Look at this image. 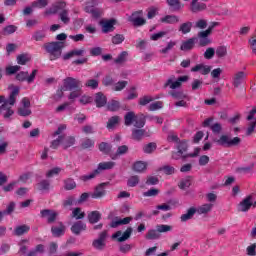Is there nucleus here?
Here are the masks:
<instances>
[{
    "label": "nucleus",
    "mask_w": 256,
    "mask_h": 256,
    "mask_svg": "<svg viewBox=\"0 0 256 256\" xmlns=\"http://www.w3.org/2000/svg\"><path fill=\"white\" fill-rule=\"evenodd\" d=\"M8 89L11 91L9 98L5 104H2L0 106V111L4 119H9L15 113V111H13L11 107H13L15 103H17V95H19V92L21 91V88L19 86H15L13 84L9 85Z\"/></svg>",
    "instance_id": "obj_1"
},
{
    "label": "nucleus",
    "mask_w": 256,
    "mask_h": 256,
    "mask_svg": "<svg viewBox=\"0 0 256 256\" xmlns=\"http://www.w3.org/2000/svg\"><path fill=\"white\" fill-rule=\"evenodd\" d=\"M63 47H65L63 42H48L43 45V48L49 54L50 61H57L61 58Z\"/></svg>",
    "instance_id": "obj_2"
},
{
    "label": "nucleus",
    "mask_w": 256,
    "mask_h": 256,
    "mask_svg": "<svg viewBox=\"0 0 256 256\" xmlns=\"http://www.w3.org/2000/svg\"><path fill=\"white\" fill-rule=\"evenodd\" d=\"M124 123L127 127L134 125V127L141 129L145 127V115L130 111L124 116Z\"/></svg>",
    "instance_id": "obj_3"
},
{
    "label": "nucleus",
    "mask_w": 256,
    "mask_h": 256,
    "mask_svg": "<svg viewBox=\"0 0 256 256\" xmlns=\"http://www.w3.org/2000/svg\"><path fill=\"white\" fill-rule=\"evenodd\" d=\"M115 167V162L109 161V162H101L98 164V167L96 170H94L92 173L83 175L80 177L81 181H89L91 179H95L101 171H108L109 169H113Z\"/></svg>",
    "instance_id": "obj_4"
},
{
    "label": "nucleus",
    "mask_w": 256,
    "mask_h": 256,
    "mask_svg": "<svg viewBox=\"0 0 256 256\" xmlns=\"http://www.w3.org/2000/svg\"><path fill=\"white\" fill-rule=\"evenodd\" d=\"M186 81H189V76H180L175 77V75H171L166 82L164 83L165 89H172V91H175V89H179L183 83H186Z\"/></svg>",
    "instance_id": "obj_5"
},
{
    "label": "nucleus",
    "mask_w": 256,
    "mask_h": 256,
    "mask_svg": "<svg viewBox=\"0 0 256 256\" xmlns=\"http://www.w3.org/2000/svg\"><path fill=\"white\" fill-rule=\"evenodd\" d=\"M214 142L218 145H221L222 147H235L241 143V138H231V136L223 134L219 139H215Z\"/></svg>",
    "instance_id": "obj_6"
},
{
    "label": "nucleus",
    "mask_w": 256,
    "mask_h": 256,
    "mask_svg": "<svg viewBox=\"0 0 256 256\" xmlns=\"http://www.w3.org/2000/svg\"><path fill=\"white\" fill-rule=\"evenodd\" d=\"M31 113V100L27 97L22 98L17 109V114L20 117H29Z\"/></svg>",
    "instance_id": "obj_7"
},
{
    "label": "nucleus",
    "mask_w": 256,
    "mask_h": 256,
    "mask_svg": "<svg viewBox=\"0 0 256 256\" xmlns=\"http://www.w3.org/2000/svg\"><path fill=\"white\" fill-rule=\"evenodd\" d=\"M81 87V81L73 77H67L63 81L64 91H73V89H79Z\"/></svg>",
    "instance_id": "obj_8"
},
{
    "label": "nucleus",
    "mask_w": 256,
    "mask_h": 256,
    "mask_svg": "<svg viewBox=\"0 0 256 256\" xmlns=\"http://www.w3.org/2000/svg\"><path fill=\"white\" fill-rule=\"evenodd\" d=\"M65 7H67V3L65 1H57L45 11V15H57V13L65 11Z\"/></svg>",
    "instance_id": "obj_9"
},
{
    "label": "nucleus",
    "mask_w": 256,
    "mask_h": 256,
    "mask_svg": "<svg viewBox=\"0 0 256 256\" xmlns=\"http://www.w3.org/2000/svg\"><path fill=\"white\" fill-rule=\"evenodd\" d=\"M142 12H134L129 17L128 21L134 25V27H141L147 23V21L142 17Z\"/></svg>",
    "instance_id": "obj_10"
},
{
    "label": "nucleus",
    "mask_w": 256,
    "mask_h": 256,
    "mask_svg": "<svg viewBox=\"0 0 256 256\" xmlns=\"http://www.w3.org/2000/svg\"><path fill=\"white\" fill-rule=\"evenodd\" d=\"M131 233H133V228L128 227L126 231L123 233L122 231H117L112 235V239H117L118 243H123L131 237Z\"/></svg>",
    "instance_id": "obj_11"
},
{
    "label": "nucleus",
    "mask_w": 256,
    "mask_h": 256,
    "mask_svg": "<svg viewBox=\"0 0 256 256\" xmlns=\"http://www.w3.org/2000/svg\"><path fill=\"white\" fill-rule=\"evenodd\" d=\"M251 207H253V196H247L238 204V211L247 213Z\"/></svg>",
    "instance_id": "obj_12"
},
{
    "label": "nucleus",
    "mask_w": 256,
    "mask_h": 256,
    "mask_svg": "<svg viewBox=\"0 0 256 256\" xmlns=\"http://www.w3.org/2000/svg\"><path fill=\"white\" fill-rule=\"evenodd\" d=\"M207 0H192L190 5V10L192 13H199V11H205L207 9V5L203 2Z\"/></svg>",
    "instance_id": "obj_13"
},
{
    "label": "nucleus",
    "mask_w": 256,
    "mask_h": 256,
    "mask_svg": "<svg viewBox=\"0 0 256 256\" xmlns=\"http://www.w3.org/2000/svg\"><path fill=\"white\" fill-rule=\"evenodd\" d=\"M85 55V49H74L63 54L62 59L63 61H69V59H73V57H83Z\"/></svg>",
    "instance_id": "obj_14"
},
{
    "label": "nucleus",
    "mask_w": 256,
    "mask_h": 256,
    "mask_svg": "<svg viewBox=\"0 0 256 256\" xmlns=\"http://www.w3.org/2000/svg\"><path fill=\"white\" fill-rule=\"evenodd\" d=\"M211 69L212 67L209 65H205V64H197L196 66H194L191 71L193 73H201V75H209V73H211Z\"/></svg>",
    "instance_id": "obj_15"
},
{
    "label": "nucleus",
    "mask_w": 256,
    "mask_h": 256,
    "mask_svg": "<svg viewBox=\"0 0 256 256\" xmlns=\"http://www.w3.org/2000/svg\"><path fill=\"white\" fill-rule=\"evenodd\" d=\"M211 211H213V204L211 203L202 204L195 208V213L198 215H207L211 213Z\"/></svg>",
    "instance_id": "obj_16"
},
{
    "label": "nucleus",
    "mask_w": 256,
    "mask_h": 256,
    "mask_svg": "<svg viewBox=\"0 0 256 256\" xmlns=\"http://www.w3.org/2000/svg\"><path fill=\"white\" fill-rule=\"evenodd\" d=\"M131 221H133L132 217H126L124 219L115 218L110 223V227H112V229H115V228L119 227L120 225H129V223H131Z\"/></svg>",
    "instance_id": "obj_17"
},
{
    "label": "nucleus",
    "mask_w": 256,
    "mask_h": 256,
    "mask_svg": "<svg viewBox=\"0 0 256 256\" xmlns=\"http://www.w3.org/2000/svg\"><path fill=\"white\" fill-rule=\"evenodd\" d=\"M87 229V224H85L82 221H78L76 223H74L71 227V231L72 233H74V235H80L82 231H85Z\"/></svg>",
    "instance_id": "obj_18"
},
{
    "label": "nucleus",
    "mask_w": 256,
    "mask_h": 256,
    "mask_svg": "<svg viewBox=\"0 0 256 256\" xmlns=\"http://www.w3.org/2000/svg\"><path fill=\"white\" fill-rule=\"evenodd\" d=\"M160 23H165L166 25H175L179 23V16L177 15H166L160 18Z\"/></svg>",
    "instance_id": "obj_19"
},
{
    "label": "nucleus",
    "mask_w": 256,
    "mask_h": 256,
    "mask_svg": "<svg viewBox=\"0 0 256 256\" xmlns=\"http://www.w3.org/2000/svg\"><path fill=\"white\" fill-rule=\"evenodd\" d=\"M245 77H247L245 75V72L240 71L237 72L236 74H234L233 77V85L234 87H239L240 85H243V83H245Z\"/></svg>",
    "instance_id": "obj_20"
},
{
    "label": "nucleus",
    "mask_w": 256,
    "mask_h": 256,
    "mask_svg": "<svg viewBox=\"0 0 256 256\" xmlns=\"http://www.w3.org/2000/svg\"><path fill=\"white\" fill-rule=\"evenodd\" d=\"M38 191H42V193H49L53 186H51V181L49 180H42L37 184Z\"/></svg>",
    "instance_id": "obj_21"
},
{
    "label": "nucleus",
    "mask_w": 256,
    "mask_h": 256,
    "mask_svg": "<svg viewBox=\"0 0 256 256\" xmlns=\"http://www.w3.org/2000/svg\"><path fill=\"white\" fill-rule=\"evenodd\" d=\"M90 196L92 199H101V197H105V184L98 185Z\"/></svg>",
    "instance_id": "obj_22"
},
{
    "label": "nucleus",
    "mask_w": 256,
    "mask_h": 256,
    "mask_svg": "<svg viewBox=\"0 0 256 256\" xmlns=\"http://www.w3.org/2000/svg\"><path fill=\"white\" fill-rule=\"evenodd\" d=\"M41 215H42V217L47 219L48 223H53L55 221V219H57V214L55 211L42 210Z\"/></svg>",
    "instance_id": "obj_23"
},
{
    "label": "nucleus",
    "mask_w": 256,
    "mask_h": 256,
    "mask_svg": "<svg viewBox=\"0 0 256 256\" xmlns=\"http://www.w3.org/2000/svg\"><path fill=\"white\" fill-rule=\"evenodd\" d=\"M51 231L54 237H61L62 235H65V226L63 223H59L57 226H53Z\"/></svg>",
    "instance_id": "obj_24"
},
{
    "label": "nucleus",
    "mask_w": 256,
    "mask_h": 256,
    "mask_svg": "<svg viewBox=\"0 0 256 256\" xmlns=\"http://www.w3.org/2000/svg\"><path fill=\"white\" fill-rule=\"evenodd\" d=\"M147 132L143 129H133L132 130V139H134V141H141V139H143V137H147Z\"/></svg>",
    "instance_id": "obj_25"
},
{
    "label": "nucleus",
    "mask_w": 256,
    "mask_h": 256,
    "mask_svg": "<svg viewBox=\"0 0 256 256\" xmlns=\"http://www.w3.org/2000/svg\"><path fill=\"white\" fill-rule=\"evenodd\" d=\"M167 3L171 9V11H181L183 7H185L182 3L181 0H167Z\"/></svg>",
    "instance_id": "obj_26"
},
{
    "label": "nucleus",
    "mask_w": 256,
    "mask_h": 256,
    "mask_svg": "<svg viewBox=\"0 0 256 256\" xmlns=\"http://www.w3.org/2000/svg\"><path fill=\"white\" fill-rule=\"evenodd\" d=\"M195 38H190L184 42H182L181 44V51H191V49H193V47H195Z\"/></svg>",
    "instance_id": "obj_27"
},
{
    "label": "nucleus",
    "mask_w": 256,
    "mask_h": 256,
    "mask_svg": "<svg viewBox=\"0 0 256 256\" xmlns=\"http://www.w3.org/2000/svg\"><path fill=\"white\" fill-rule=\"evenodd\" d=\"M101 25H102L103 33H109L111 31H113V29H114L113 27L115 25V20L111 19V20L101 22Z\"/></svg>",
    "instance_id": "obj_28"
},
{
    "label": "nucleus",
    "mask_w": 256,
    "mask_h": 256,
    "mask_svg": "<svg viewBox=\"0 0 256 256\" xmlns=\"http://www.w3.org/2000/svg\"><path fill=\"white\" fill-rule=\"evenodd\" d=\"M147 165V162L137 161L133 165V171L136 173H143L144 171H147Z\"/></svg>",
    "instance_id": "obj_29"
},
{
    "label": "nucleus",
    "mask_w": 256,
    "mask_h": 256,
    "mask_svg": "<svg viewBox=\"0 0 256 256\" xmlns=\"http://www.w3.org/2000/svg\"><path fill=\"white\" fill-rule=\"evenodd\" d=\"M96 107H105L107 105V97L103 93L99 92L95 96Z\"/></svg>",
    "instance_id": "obj_30"
},
{
    "label": "nucleus",
    "mask_w": 256,
    "mask_h": 256,
    "mask_svg": "<svg viewBox=\"0 0 256 256\" xmlns=\"http://www.w3.org/2000/svg\"><path fill=\"white\" fill-rule=\"evenodd\" d=\"M31 227H29L28 225H20L17 226L14 230V235H16L17 237H21V235H25V233H29Z\"/></svg>",
    "instance_id": "obj_31"
},
{
    "label": "nucleus",
    "mask_w": 256,
    "mask_h": 256,
    "mask_svg": "<svg viewBox=\"0 0 256 256\" xmlns=\"http://www.w3.org/2000/svg\"><path fill=\"white\" fill-rule=\"evenodd\" d=\"M59 19L64 23V25H69L71 23V17H69V10L65 9L59 12Z\"/></svg>",
    "instance_id": "obj_32"
},
{
    "label": "nucleus",
    "mask_w": 256,
    "mask_h": 256,
    "mask_svg": "<svg viewBox=\"0 0 256 256\" xmlns=\"http://www.w3.org/2000/svg\"><path fill=\"white\" fill-rule=\"evenodd\" d=\"M89 223H99L101 221V213L99 211H92L88 214Z\"/></svg>",
    "instance_id": "obj_33"
},
{
    "label": "nucleus",
    "mask_w": 256,
    "mask_h": 256,
    "mask_svg": "<svg viewBox=\"0 0 256 256\" xmlns=\"http://www.w3.org/2000/svg\"><path fill=\"white\" fill-rule=\"evenodd\" d=\"M73 145H75V137H73V136H68V137L63 136L62 146L64 147V149H69V147H73Z\"/></svg>",
    "instance_id": "obj_34"
},
{
    "label": "nucleus",
    "mask_w": 256,
    "mask_h": 256,
    "mask_svg": "<svg viewBox=\"0 0 256 256\" xmlns=\"http://www.w3.org/2000/svg\"><path fill=\"white\" fill-rule=\"evenodd\" d=\"M18 245H19L18 253H21V255H25V253H27V249L29 248V240L22 239L19 241Z\"/></svg>",
    "instance_id": "obj_35"
},
{
    "label": "nucleus",
    "mask_w": 256,
    "mask_h": 256,
    "mask_svg": "<svg viewBox=\"0 0 256 256\" xmlns=\"http://www.w3.org/2000/svg\"><path fill=\"white\" fill-rule=\"evenodd\" d=\"M31 61V55L29 54H20L17 56L18 65H27Z\"/></svg>",
    "instance_id": "obj_36"
},
{
    "label": "nucleus",
    "mask_w": 256,
    "mask_h": 256,
    "mask_svg": "<svg viewBox=\"0 0 256 256\" xmlns=\"http://www.w3.org/2000/svg\"><path fill=\"white\" fill-rule=\"evenodd\" d=\"M62 171H63V168H61V167H54V168H52V169H50V170H48L46 172V177L48 179H51L53 177H57V175H59V173H61Z\"/></svg>",
    "instance_id": "obj_37"
},
{
    "label": "nucleus",
    "mask_w": 256,
    "mask_h": 256,
    "mask_svg": "<svg viewBox=\"0 0 256 256\" xmlns=\"http://www.w3.org/2000/svg\"><path fill=\"white\" fill-rule=\"evenodd\" d=\"M45 37H47V32H45L44 30H37L32 35V39L34 41H43L45 39Z\"/></svg>",
    "instance_id": "obj_38"
},
{
    "label": "nucleus",
    "mask_w": 256,
    "mask_h": 256,
    "mask_svg": "<svg viewBox=\"0 0 256 256\" xmlns=\"http://www.w3.org/2000/svg\"><path fill=\"white\" fill-rule=\"evenodd\" d=\"M75 187H77V183H75V180L71 178H67L66 180H64V189L66 191H72V189H75Z\"/></svg>",
    "instance_id": "obj_39"
},
{
    "label": "nucleus",
    "mask_w": 256,
    "mask_h": 256,
    "mask_svg": "<svg viewBox=\"0 0 256 256\" xmlns=\"http://www.w3.org/2000/svg\"><path fill=\"white\" fill-rule=\"evenodd\" d=\"M193 27V23L191 22H186L180 25L179 31L183 33V35H187V33H191V29Z\"/></svg>",
    "instance_id": "obj_40"
},
{
    "label": "nucleus",
    "mask_w": 256,
    "mask_h": 256,
    "mask_svg": "<svg viewBox=\"0 0 256 256\" xmlns=\"http://www.w3.org/2000/svg\"><path fill=\"white\" fill-rule=\"evenodd\" d=\"M119 121H121L119 116H112L107 122V129H114V127L119 124Z\"/></svg>",
    "instance_id": "obj_41"
},
{
    "label": "nucleus",
    "mask_w": 256,
    "mask_h": 256,
    "mask_svg": "<svg viewBox=\"0 0 256 256\" xmlns=\"http://www.w3.org/2000/svg\"><path fill=\"white\" fill-rule=\"evenodd\" d=\"M175 45H177V41H169L166 44V47L160 50V53H162V55H167V53H169V51H171L175 47Z\"/></svg>",
    "instance_id": "obj_42"
},
{
    "label": "nucleus",
    "mask_w": 256,
    "mask_h": 256,
    "mask_svg": "<svg viewBox=\"0 0 256 256\" xmlns=\"http://www.w3.org/2000/svg\"><path fill=\"white\" fill-rule=\"evenodd\" d=\"M195 213V208H189L187 213L183 214L180 219L182 222L189 221V219L193 218V215H195Z\"/></svg>",
    "instance_id": "obj_43"
},
{
    "label": "nucleus",
    "mask_w": 256,
    "mask_h": 256,
    "mask_svg": "<svg viewBox=\"0 0 256 256\" xmlns=\"http://www.w3.org/2000/svg\"><path fill=\"white\" fill-rule=\"evenodd\" d=\"M94 146H95V141L90 138H85L81 143L82 149H91V147H94Z\"/></svg>",
    "instance_id": "obj_44"
},
{
    "label": "nucleus",
    "mask_w": 256,
    "mask_h": 256,
    "mask_svg": "<svg viewBox=\"0 0 256 256\" xmlns=\"http://www.w3.org/2000/svg\"><path fill=\"white\" fill-rule=\"evenodd\" d=\"M83 95V91H81V88H76V90H73L70 95L68 96V99L70 101H75V99L81 97Z\"/></svg>",
    "instance_id": "obj_45"
},
{
    "label": "nucleus",
    "mask_w": 256,
    "mask_h": 256,
    "mask_svg": "<svg viewBox=\"0 0 256 256\" xmlns=\"http://www.w3.org/2000/svg\"><path fill=\"white\" fill-rule=\"evenodd\" d=\"M160 232L156 230H149L148 233L146 234V239L149 240H155V239H159L161 237V234H159Z\"/></svg>",
    "instance_id": "obj_46"
},
{
    "label": "nucleus",
    "mask_w": 256,
    "mask_h": 256,
    "mask_svg": "<svg viewBox=\"0 0 256 256\" xmlns=\"http://www.w3.org/2000/svg\"><path fill=\"white\" fill-rule=\"evenodd\" d=\"M169 95H171V97H173V99H187V95H185V93H183V91L172 90L169 92Z\"/></svg>",
    "instance_id": "obj_47"
},
{
    "label": "nucleus",
    "mask_w": 256,
    "mask_h": 256,
    "mask_svg": "<svg viewBox=\"0 0 256 256\" xmlns=\"http://www.w3.org/2000/svg\"><path fill=\"white\" fill-rule=\"evenodd\" d=\"M158 233H169V231H173V226L160 224L156 226Z\"/></svg>",
    "instance_id": "obj_48"
},
{
    "label": "nucleus",
    "mask_w": 256,
    "mask_h": 256,
    "mask_svg": "<svg viewBox=\"0 0 256 256\" xmlns=\"http://www.w3.org/2000/svg\"><path fill=\"white\" fill-rule=\"evenodd\" d=\"M49 5V1L47 0H36L32 3V7L37 9H43L44 7H47Z\"/></svg>",
    "instance_id": "obj_49"
},
{
    "label": "nucleus",
    "mask_w": 256,
    "mask_h": 256,
    "mask_svg": "<svg viewBox=\"0 0 256 256\" xmlns=\"http://www.w3.org/2000/svg\"><path fill=\"white\" fill-rule=\"evenodd\" d=\"M154 99L155 98H153V96H142L139 99V105H141L142 107H145V105H149V103L154 101Z\"/></svg>",
    "instance_id": "obj_50"
},
{
    "label": "nucleus",
    "mask_w": 256,
    "mask_h": 256,
    "mask_svg": "<svg viewBox=\"0 0 256 256\" xmlns=\"http://www.w3.org/2000/svg\"><path fill=\"white\" fill-rule=\"evenodd\" d=\"M159 109H163V103L161 101L153 102L148 106V111H159Z\"/></svg>",
    "instance_id": "obj_51"
},
{
    "label": "nucleus",
    "mask_w": 256,
    "mask_h": 256,
    "mask_svg": "<svg viewBox=\"0 0 256 256\" xmlns=\"http://www.w3.org/2000/svg\"><path fill=\"white\" fill-rule=\"evenodd\" d=\"M108 111H119V108L121 107L119 104V101L112 100L107 105Z\"/></svg>",
    "instance_id": "obj_52"
},
{
    "label": "nucleus",
    "mask_w": 256,
    "mask_h": 256,
    "mask_svg": "<svg viewBox=\"0 0 256 256\" xmlns=\"http://www.w3.org/2000/svg\"><path fill=\"white\" fill-rule=\"evenodd\" d=\"M99 150L105 153V155H109V153H111V146L109 143L102 142L99 145Z\"/></svg>",
    "instance_id": "obj_53"
},
{
    "label": "nucleus",
    "mask_w": 256,
    "mask_h": 256,
    "mask_svg": "<svg viewBox=\"0 0 256 256\" xmlns=\"http://www.w3.org/2000/svg\"><path fill=\"white\" fill-rule=\"evenodd\" d=\"M155 149H157V144L154 142H150L143 147L144 153H148V154L153 153Z\"/></svg>",
    "instance_id": "obj_54"
},
{
    "label": "nucleus",
    "mask_w": 256,
    "mask_h": 256,
    "mask_svg": "<svg viewBox=\"0 0 256 256\" xmlns=\"http://www.w3.org/2000/svg\"><path fill=\"white\" fill-rule=\"evenodd\" d=\"M92 245L93 248L98 249V251H101L105 248V242L103 240H100L99 238L94 240Z\"/></svg>",
    "instance_id": "obj_55"
},
{
    "label": "nucleus",
    "mask_w": 256,
    "mask_h": 256,
    "mask_svg": "<svg viewBox=\"0 0 256 256\" xmlns=\"http://www.w3.org/2000/svg\"><path fill=\"white\" fill-rule=\"evenodd\" d=\"M179 187L181 189H189V187H191V178L187 177L182 179L179 183Z\"/></svg>",
    "instance_id": "obj_56"
},
{
    "label": "nucleus",
    "mask_w": 256,
    "mask_h": 256,
    "mask_svg": "<svg viewBox=\"0 0 256 256\" xmlns=\"http://www.w3.org/2000/svg\"><path fill=\"white\" fill-rule=\"evenodd\" d=\"M160 191L156 188H151L150 190L143 193L144 197H157L159 195Z\"/></svg>",
    "instance_id": "obj_57"
},
{
    "label": "nucleus",
    "mask_w": 256,
    "mask_h": 256,
    "mask_svg": "<svg viewBox=\"0 0 256 256\" xmlns=\"http://www.w3.org/2000/svg\"><path fill=\"white\" fill-rule=\"evenodd\" d=\"M160 171H163L165 175H173L175 173V167L166 165L160 168Z\"/></svg>",
    "instance_id": "obj_58"
},
{
    "label": "nucleus",
    "mask_w": 256,
    "mask_h": 256,
    "mask_svg": "<svg viewBox=\"0 0 256 256\" xmlns=\"http://www.w3.org/2000/svg\"><path fill=\"white\" fill-rule=\"evenodd\" d=\"M195 29H206L207 28V20L200 19L197 20L194 24Z\"/></svg>",
    "instance_id": "obj_59"
},
{
    "label": "nucleus",
    "mask_w": 256,
    "mask_h": 256,
    "mask_svg": "<svg viewBox=\"0 0 256 256\" xmlns=\"http://www.w3.org/2000/svg\"><path fill=\"white\" fill-rule=\"evenodd\" d=\"M127 55L128 53L126 51L119 54V56L114 60L115 63L121 64L125 63L127 61Z\"/></svg>",
    "instance_id": "obj_60"
},
{
    "label": "nucleus",
    "mask_w": 256,
    "mask_h": 256,
    "mask_svg": "<svg viewBox=\"0 0 256 256\" xmlns=\"http://www.w3.org/2000/svg\"><path fill=\"white\" fill-rule=\"evenodd\" d=\"M15 31H17V26L15 25H9L6 26L3 30V34L4 35H12V33H15Z\"/></svg>",
    "instance_id": "obj_61"
},
{
    "label": "nucleus",
    "mask_w": 256,
    "mask_h": 256,
    "mask_svg": "<svg viewBox=\"0 0 256 256\" xmlns=\"http://www.w3.org/2000/svg\"><path fill=\"white\" fill-rule=\"evenodd\" d=\"M85 85L90 89H97V87H99V81L96 79H90L85 83Z\"/></svg>",
    "instance_id": "obj_62"
},
{
    "label": "nucleus",
    "mask_w": 256,
    "mask_h": 256,
    "mask_svg": "<svg viewBox=\"0 0 256 256\" xmlns=\"http://www.w3.org/2000/svg\"><path fill=\"white\" fill-rule=\"evenodd\" d=\"M72 216L76 219H83L85 217V212H82L81 208H76L73 210Z\"/></svg>",
    "instance_id": "obj_63"
},
{
    "label": "nucleus",
    "mask_w": 256,
    "mask_h": 256,
    "mask_svg": "<svg viewBox=\"0 0 256 256\" xmlns=\"http://www.w3.org/2000/svg\"><path fill=\"white\" fill-rule=\"evenodd\" d=\"M139 185V176H132L128 179V187H136Z\"/></svg>",
    "instance_id": "obj_64"
}]
</instances>
